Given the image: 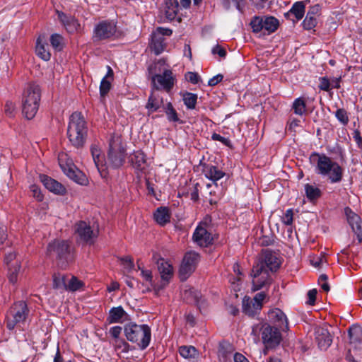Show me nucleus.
<instances>
[{"label": "nucleus", "mask_w": 362, "mask_h": 362, "mask_svg": "<svg viewBox=\"0 0 362 362\" xmlns=\"http://www.w3.org/2000/svg\"><path fill=\"white\" fill-rule=\"evenodd\" d=\"M211 52L213 54H218L221 58H225L226 56V50L219 45L214 47Z\"/></svg>", "instance_id": "58"}, {"label": "nucleus", "mask_w": 362, "mask_h": 362, "mask_svg": "<svg viewBox=\"0 0 362 362\" xmlns=\"http://www.w3.org/2000/svg\"><path fill=\"white\" fill-rule=\"evenodd\" d=\"M279 27V21L273 17H264L263 30L267 31V34L274 33Z\"/></svg>", "instance_id": "35"}, {"label": "nucleus", "mask_w": 362, "mask_h": 362, "mask_svg": "<svg viewBox=\"0 0 362 362\" xmlns=\"http://www.w3.org/2000/svg\"><path fill=\"white\" fill-rule=\"evenodd\" d=\"M264 17L255 16L251 22L250 25L254 33H259L263 30Z\"/></svg>", "instance_id": "43"}, {"label": "nucleus", "mask_w": 362, "mask_h": 362, "mask_svg": "<svg viewBox=\"0 0 362 362\" xmlns=\"http://www.w3.org/2000/svg\"><path fill=\"white\" fill-rule=\"evenodd\" d=\"M90 152L95 165L98 171L100 172V169L103 167V163L105 161L104 156L101 153V150L97 145L93 144L90 147Z\"/></svg>", "instance_id": "33"}, {"label": "nucleus", "mask_w": 362, "mask_h": 362, "mask_svg": "<svg viewBox=\"0 0 362 362\" xmlns=\"http://www.w3.org/2000/svg\"><path fill=\"white\" fill-rule=\"evenodd\" d=\"M183 103L188 110H194L197 103V95L188 91L180 93Z\"/></svg>", "instance_id": "34"}, {"label": "nucleus", "mask_w": 362, "mask_h": 362, "mask_svg": "<svg viewBox=\"0 0 362 362\" xmlns=\"http://www.w3.org/2000/svg\"><path fill=\"white\" fill-rule=\"evenodd\" d=\"M122 329L120 326L112 327L110 329V334L115 339L120 338L119 335L122 332Z\"/></svg>", "instance_id": "63"}, {"label": "nucleus", "mask_w": 362, "mask_h": 362, "mask_svg": "<svg viewBox=\"0 0 362 362\" xmlns=\"http://www.w3.org/2000/svg\"><path fill=\"white\" fill-rule=\"evenodd\" d=\"M47 250L48 255L54 257L62 268H66L74 259L71 245L67 240H54L48 244Z\"/></svg>", "instance_id": "5"}, {"label": "nucleus", "mask_w": 362, "mask_h": 362, "mask_svg": "<svg viewBox=\"0 0 362 362\" xmlns=\"http://www.w3.org/2000/svg\"><path fill=\"white\" fill-rule=\"evenodd\" d=\"M179 11L177 0H165V16L170 20H174Z\"/></svg>", "instance_id": "31"}, {"label": "nucleus", "mask_w": 362, "mask_h": 362, "mask_svg": "<svg viewBox=\"0 0 362 362\" xmlns=\"http://www.w3.org/2000/svg\"><path fill=\"white\" fill-rule=\"evenodd\" d=\"M128 316L122 306L113 307L109 310L106 321L109 324L122 323L127 319Z\"/></svg>", "instance_id": "23"}, {"label": "nucleus", "mask_w": 362, "mask_h": 362, "mask_svg": "<svg viewBox=\"0 0 362 362\" xmlns=\"http://www.w3.org/2000/svg\"><path fill=\"white\" fill-rule=\"evenodd\" d=\"M21 268L18 261H16L11 266L8 267V279L10 283L14 284L18 280V274Z\"/></svg>", "instance_id": "39"}, {"label": "nucleus", "mask_w": 362, "mask_h": 362, "mask_svg": "<svg viewBox=\"0 0 362 362\" xmlns=\"http://www.w3.org/2000/svg\"><path fill=\"white\" fill-rule=\"evenodd\" d=\"M315 341L321 350H327L332 342V337L327 328L316 327L315 329Z\"/></svg>", "instance_id": "18"}, {"label": "nucleus", "mask_w": 362, "mask_h": 362, "mask_svg": "<svg viewBox=\"0 0 362 362\" xmlns=\"http://www.w3.org/2000/svg\"><path fill=\"white\" fill-rule=\"evenodd\" d=\"M193 240L200 247H208L213 242V238L211 234L207 231V230L201 226H198L193 234Z\"/></svg>", "instance_id": "19"}, {"label": "nucleus", "mask_w": 362, "mask_h": 362, "mask_svg": "<svg viewBox=\"0 0 362 362\" xmlns=\"http://www.w3.org/2000/svg\"><path fill=\"white\" fill-rule=\"evenodd\" d=\"M305 11V6L303 1H297L294 3L291 8V9L287 12L284 13V16L286 18H289L290 16H294L296 21L301 20L304 15Z\"/></svg>", "instance_id": "28"}, {"label": "nucleus", "mask_w": 362, "mask_h": 362, "mask_svg": "<svg viewBox=\"0 0 362 362\" xmlns=\"http://www.w3.org/2000/svg\"><path fill=\"white\" fill-rule=\"evenodd\" d=\"M173 33L172 30L158 27L152 33L151 40L149 43V47L155 54L158 55L162 53L165 47V36H170Z\"/></svg>", "instance_id": "12"}, {"label": "nucleus", "mask_w": 362, "mask_h": 362, "mask_svg": "<svg viewBox=\"0 0 362 362\" xmlns=\"http://www.w3.org/2000/svg\"><path fill=\"white\" fill-rule=\"evenodd\" d=\"M232 347L228 343H220L218 348V355L224 358H226L232 352Z\"/></svg>", "instance_id": "45"}, {"label": "nucleus", "mask_w": 362, "mask_h": 362, "mask_svg": "<svg viewBox=\"0 0 362 362\" xmlns=\"http://www.w3.org/2000/svg\"><path fill=\"white\" fill-rule=\"evenodd\" d=\"M202 173L205 177L214 182L221 180L223 177L226 173L219 170L216 166L211 164H202Z\"/></svg>", "instance_id": "24"}, {"label": "nucleus", "mask_w": 362, "mask_h": 362, "mask_svg": "<svg viewBox=\"0 0 362 362\" xmlns=\"http://www.w3.org/2000/svg\"><path fill=\"white\" fill-rule=\"evenodd\" d=\"M30 191L33 193V196L36 198L37 201H42L43 199V195L38 186L35 185H32L30 187Z\"/></svg>", "instance_id": "57"}, {"label": "nucleus", "mask_w": 362, "mask_h": 362, "mask_svg": "<svg viewBox=\"0 0 362 362\" xmlns=\"http://www.w3.org/2000/svg\"><path fill=\"white\" fill-rule=\"evenodd\" d=\"M111 88V83L106 78H103L100 85V94L102 98H104Z\"/></svg>", "instance_id": "46"}, {"label": "nucleus", "mask_w": 362, "mask_h": 362, "mask_svg": "<svg viewBox=\"0 0 362 362\" xmlns=\"http://www.w3.org/2000/svg\"><path fill=\"white\" fill-rule=\"evenodd\" d=\"M311 164L315 165L317 175L327 177L331 183L340 182L343 179L344 169L336 161L324 153L313 152L309 158Z\"/></svg>", "instance_id": "1"}, {"label": "nucleus", "mask_w": 362, "mask_h": 362, "mask_svg": "<svg viewBox=\"0 0 362 362\" xmlns=\"http://www.w3.org/2000/svg\"><path fill=\"white\" fill-rule=\"evenodd\" d=\"M115 346L116 349H121L122 352H127L129 349V344L122 338L115 339Z\"/></svg>", "instance_id": "50"}, {"label": "nucleus", "mask_w": 362, "mask_h": 362, "mask_svg": "<svg viewBox=\"0 0 362 362\" xmlns=\"http://www.w3.org/2000/svg\"><path fill=\"white\" fill-rule=\"evenodd\" d=\"M303 27L305 30H311L314 28L317 25V19L315 17L305 16V18L302 23Z\"/></svg>", "instance_id": "49"}, {"label": "nucleus", "mask_w": 362, "mask_h": 362, "mask_svg": "<svg viewBox=\"0 0 362 362\" xmlns=\"http://www.w3.org/2000/svg\"><path fill=\"white\" fill-rule=\"evenodd\" d=\"M74 229L76 242L82 245H93L98 235V231L83 221L76 222Z\"/></svg>", "instance_id": "9"}, {"label": "nucleus", "mask_w": 362, "mask_h": 362, "mask_svg": "<svg viewBox=\"0 0 362 362\" xmlns=\"http://www.w3.org/2000/svg\"><path fill=\"white\" fill-rule=\"evenodd\" d=\"M83 284L81 281L73 276L67 283L66 290L76 291L83 286Z\"/></svg>", "instance_id": "44"}, {"label": "nucleus", "mask_w": 362, "mask_h": 362, "mask_svg": "<svg viewBox=\"0 0 362 362\" xmlns=\"http://www.w3.org/2000/svg\"><path fill=\"white\" fill-rule=\"evenodd\" d=\"M182 298L187 303L196 304L198 307L202 304V295L201 292L194 288L185 290L182 293Z\"/></svg>", "instance_id": "27"}, {"label": "nucleus", "mask_w": 362, "mask_h": 362, "mask_svg": "<svg viewBox=\"0 0 362 362\" xmlns=\"http://www.w3.org/2000/svg\"><path fill=\"white\" fill-rule=\"evenodd\" d=\"M319 88L322 90L328 91L330 89V82L327 77L320 78Z\"/></svg>", "instance_id": "56"}, {"label": "nucleus", "mask_w": 362, "mask_h": 362, "mask_svg": "<svg viewBox=\"0 0 362 362\" xmlns=\"http://www.w3.org/2000/svg\"><path fill=\"white\" fill-rule=\"evenodd\" d=\"M305 191L307 198L310 202L317 199L322 195V192L318 187L310 184H306L305 185Z\"/></svg>", "instance_id": "37"}, {"label": "nucleus", "mask_w": 362, "mask_h": 362, "mask_svg": "<svg viewBox=\"0 0 362 362\" xmlns=\"http://www.w3.org/2000/svg\"><path fill=\"white\" fill-rule=\"evenodd\" d=\"M30 314V310L25 301L19 300L14 303L6 315V327L13 330L17 325L23 324Z\"/></svg>", "instance_id": "7"}, {"label": "nucleus", "mask_w": 362, "mask_h": 362, "mask_svg": "<svg viewBox=\"0 0 362 362\" xmlns=\"http://www.w3.org/2000/svg\"><path fill=\"white\" fill-rule=\"evenodd\" d=\"M153 217L156 223L160 226H164L170 222V214L168 208L160 206L154 212Z\"/></svg>", "instance_id": "29"}, {"label": "nucleus", "mask_w": 362, "mask_h": 362, "mask_svg": "<svg viewBox=\"0 0 362 362\" xmlns=\"http://www.w3.org/2000/svg\"><path fill=\"white\" fill-rule=\"evenodd\" d=\"M66 276L64 274L58 273L53 275V288L54 289L66 290Z\"/></svg>", "instance_id": "40"}, {"label": "nucleus", "mask_w": 362, "mask_h": 362, "mask_svg": "<svg viewBox=\"0 0 362 362\" xmlns=\"http://www.w3.org/2000/svg\"><path fill=\"white\" fill-rule=\"evenodd\" d=\"M348 334L349 337L350 345L354 349L362 348V327L357 325H354L349 328Z\"/></svg>", "instance_id": "21"}, {"label": "nucleus", "mask_w": 362, "mask_h": 362, "mask_svg": "<svg viewBox=\"0 0 362 362\" xmlns=\"http://www.w3.org/2000/svg\"><path fill=\"white\" fill-rule=\"evenodd\" d=\"M179 353L185 358H195L199 356L198 351L193 346H182L179 348Z\"/></svg>", "instance_id": "36"}, {"label": "nucleus", "mask_w": 362, "mask_h": 362, "mask_svg": "<svg viewBox=\"0 0 362 362\" xmlns=\"http://www.w3.org/2000/svg\"><path fill=\"white\" fill-rule=\"evenodd\" d=\"M119 259L123 264L127 265V267L129 271L134 269V264L133 259L130 256L122 257Z\"/></svg>", "instance_id": "60"}, {"label": "nucleus", "mask_w": 362, "mask_h": 362, "mask_svg": "<svg viewBox=\"0 0 362 362\" xmlns=\"http://www.w3.org/2000/svg\"><path fill=\"white\" fill-rule=\"evenodd\" d=\"M129 160L137 172L144 173L147 167L146 156L141 151H136L129 156Z\"/></svg>", "instance_id": "22"}, {"label": "nucleus", "mask_w": 362, "mask_h": 362, "mask_svg": "<svg viewBox=\"0 0 362 362\" xmlns=\"http://www.w3.org/2000/svg\"><path fill=\"white\" fill-rule=\"evenodd\" d=\"M117 25L113 21L103 20L94 27L92 39L93 42H100L112 39L116 34Z\"/></svg>", "instance_id": "11"}, {"label": "nucleus", "mask_w": 362, "mask_h": 362, "mask_svg": "<svg viewBox=\"0 0 362 362\" xmlns=\"http://www.w3.org/2000/svg\"><path fill=\"white\" fill-rule=\"evenodd\" d=\"M126 157V148L119 135H112L109 141L107 158L112 166L115 168L123 165Z\"/></svg>", "instance_id": "8"}, {"label": "nucleus", "mask_w": 362, "mask_h": 362, "mask_svg": "<svg viewBox=\"0 0 362 362\" xmlns=\"http://www.w3.org/2000/svg\"><path fill=\"white\" fill-rule=\"evenodd\" d=\"M353 138L356 141L358 148L362 149V137L361 136V133L358 129L354 131Z\"/></svg>", "instance_id": "64"}, {"label": "nucleus", "mask_w": 362, "mask_h": 362, "mask_svg": "<svg viewBox=\"0 0 362 362\" xmlns=\"http://www.w3.org/2000/svg\"><path fill=\"white\" fill-rule=\"evenodd\" d=\"M124 332L127 339L136 344L140 349H146L151 341V329L147 325L129 322L124 325Z\"/></svg>", "instance_id": "4"}, {"label": "nucleus", "mask_w": 362, "mask_h": 362, "mask_svg": "<svg viewBox=\"0 0 362 362\" xmlns=\"http://www.w3.org/2000/svg\"><path fill=\"white\" fill-rule=\"evenodd\" d=\"M185 78L192 84H197L201 80L200 76L197 73L191 71L185 74Z\"/></svg>", "instance_id": "54"}, {"label": "nucleus", "mask_w": 362, "mask_h": 362, "mask_svg": "<svg viewBox=\"0 0 362 362\" xmlns=\"http://www.w3.org/2000/svg\"><path fill=\"white\" fill-rule=\"evenodd\" d=\"M211 139L214 141H218L221 142L223 145L228 147L232 148L231 141L228 138H225L217 133H213Z\"/></svg>", "instance_id": "52"}, {"label": "nucleus", "mask_w": 362, "mask_h": 362, "mask_svg": "<svg viewBox=\"0 0 362 362\" xmlns=\"http://www.w3.org/2000/svg\"><path fill=\"white\" fill-rule=\"evenodd\" d=\"M259 334H261L262 341L266 349H275L282 341L280 329L269 323L259 322L252 327V335L257 337Z\"/></svg>", "instance_id": "3"}, {"label": "nucleus", "mask_w": 362, "mask_h": 362, "mask_svg": "<svg viewBox=\"0 0 362 362\" xmlns=\"http://www.w3.org/2000/svg\"><path fill=\"white\" fill-rule=\"evenodd\" d=\"M268 317L270 323L273 324L272 326H275L284 332L288 330V319L281 310L279 308L271 310L268 313Z\"/></svg>", "instance_id": "15"}, {"label": "nucleus", "mask_w": 362, "mask_h": 362, "mask_svg": "<svg viewBox=\"0 0 362 362\" xmlns=\"http://www.w3.org/2000/svg\"><path fill=\"white\" fill-rule=\"evenodd\" d=\"M73 180L81 185H86L88 182V179L86 175L78 170H76V174L73 178Z\"/></svg>", "instance_id": "53"}, {"label": "nucleus", "mask_w": 362, "mask_h": 362, "mask_svg": "<svg viewBox=\"0 0 362 362\" xmlns=\"http://www.w3.org/2000/svg\"><path fill=\"white\" fill-rule=\"evenodd\" d=\"M163 108L168 121L174 122H179L180 124L182 123V121H180L178 117L176 110L173 107L170 102H168L165 106H163Z\"/></svg>", "instance_id": "38"}, {"label": "nucleus", "mask_w": 362, "mask_h": 362, "mask_svg": "<svg viewBox=\"0 0 362 362\" xmlns=\"http://www.w3.org/2000/svg\"><path fill=\"white\" fill-rule=\"evenodd\" d=\"M347 221L353 232L356 235L358 243L362 242V221L358 215L349 207L344 209Z\"/></svg>", "instance_id": "17"}, {"label": "nucleus", "mask_w": 362, "mask_h": 362, "mask_svg": "<svg viewBox=\"0 0 362 362\" xmlns=\"http://www.w3.org/2000/svg\"><path fill=\"white\" fill-rule=\"evenodd\" d=\"M50 44L56 51H61L64 47V38L59 34H52L50 36Z\"/></svg>", "instance_id": "42"}, {"label": "nucleus", "mask_w": 362, "mask_h": 362, "mask_svg": "<svg viewBox=\"0 0 362 362\" xmlns=\"http://www.w3.org/2000/svg\"><path fill=\"white\" fill-rule=\"evenodd\" d=\"M61 168L63 170L64 173L71 180L74 177L75 175L76 174V170L74 169L71 167L69 166H64L61 165Z\"/></svg>", "instance_id": "61"}, {"label": "nucleus", "mask_w": 362, "mask_h": 362, "mask_svg": "<svg viewBox=\"0 0 362 362\" xmlns=\"http://www.w3.org/2000/svg\"><path fill=\"white\" fill-rule=\"evenodd\" d=\"M175 77L170 69H165L162 74L153 75L151 77L152 88L159 90L161 88L170 92L174 86Z\"/></svg>", "instance_id": "14"}, {"label": "nucleus", "mask_w": 362, "mask_h": 362, "mask_svg": "<svg viewBox=\"0 0 362 362\" xmlns=\"http://www.w3.org/2000/svg\"><path fill=\"white\" fill-rule=\"evenodd\" d=\"M317 291L316 289H311L308 292V300L307 303L311 305H313L316 300Z\"/></svg>", "instance_id": "62"}, {"label": "nucleus", "mask_w": 362, "mask_h": 362, "mask_svg": "<svg viewBox=\"0 0 362 362\" xmlns=\"http://www.w3.org/2000/svg\"><path fill=\"white\" fill-rule=\"evenodd\" d=\"M199 260V255L196 252H189L185 254L179 269V275L182 281L187 280L192 274Z\"/></svg>", "instance_id": "13"}, {"label": "nucleus", "mask_w": 362, "mask_h": 362, "mask_svg": "<svg viewBox=\"0 0 362 362\" xmlns=\"http://www.w3.org/2000/svg\"><path fill=\"white\" fill-rule=\"evenodd\" d=\"M165 64V61L163 59H160L157 63H153L148 67V72L150 78H151L153 75H157V66L158 64L163 65Z\"/></svg>", "instance_id": "55"}, {"label": "nucleus", "mask_w": 362, "mask_h": 362, "mask_svg": "<svg viewBox=\"0 0 362 362\" xmlns=\"http://www.w3.org/2000/svg\"><path fill=\"white\" fill-rule=\"evenodd\" d=\"M41 98V89L35 83L28 85L23 98L22 112L28 119H32L36 115Z\"/></svg>", "instance_id": "6"}, {"label": "nucleus", "mask_w": 362, "mask_h": 362, "mask_svg": "<svg viewBox=\"0 0 362 362\" xmlns=\"http://www.w3.org/2000/svg\"><path fill=\"white\" fill-rule=\"evenodd\" d=\"M40 180L49 191L56 194L63 195L66 192V188L60 182L47 175H41Z\"/></svg>", "instance_id": "20"}, {"label": "nucleus", "mask_w": 362, "mask_h": 362, "mask_svg": "<svg viewBox=\"0 0 362 362\" xmlns=\"http://www.w3.org/2000/svg\"><path fill=\"white\" fill-rule=\"evenodd\" d=\"M282 222L286 226H291L293 221V211L292 209H289L286 211L285 214L281 218Z\"/></svg>", "instance_id": "51"}, {"label": "nucleus", "mask_w": 362, "mask_h": 362, "mask_svg": "<svg viewBox=\"0 0 362 362\" xmlns=\"http://www.w3.org/2000/svg\"><path fill=\"white\" fill-rule=\"evenodd\" d=\"M274 243V239L273 235H271V236L263 235L259 240V243L262 246L272 245H273Z\"/></svg>", "instance_id": "59"}, {"label": "nucleus", "mask_w": 362, "mask_h": 362, "mask_svg": "<svg viewBox=\"0 0 362 362\" xmlns=\"http://www.w3.org/2000/svg\"><path fill=\"white\" fill-rule=\"evenodd\" d=\"M156 90L151 88V95L148 97V102L146 105V108L149 113L157 111L162 105H163V97L158 93L156 92Z\"/></svg>", "instance_id": "26"}, {"label": "nucleus", "mask_w": 362, "mask_h": 362, "mask_svg": "<svg viewBox=\"0 0 362 362\" xmlns=\"http://www.w3.org/2000/svg\"><path fill=\"white\" fill-rule=\"evenodd\" d=\"M267 294L264 291L257 293L251 300L255 303L257 309H262L263 305V300L266 298Z\"/></svg>", "instance_id": "47"}, {"label": "nucleus", "mask_w": 362, "mask_h": 362, "mask_svg": "<svg viewBox=\"0 0 362 362\" xmlns=\"http://www.w3.org/2000/svg\"><path fill=\"white\" fill-rule=\"evenodd\" d=\"M294 113L298 115H303L306 112L305 101L302 98H296L292 105Z\"/></svg>", "instance_id": "41"}, {"label": "nucleus", "mask_w": 362, "mask_h": 362, "mask_svg": "<svg viewBox=\"0 0 362 362\" xmlns=\"http://www.w3.org/2000/svg\"><path fill=\"white\" fill-rule=\"evenodd\" d=\"M35 52L44 61H49L50 59L51 54L49 51V46L47 43L42 42L41 37H39L37 40Z\"/></svg>", "instance_id": "30"}, {"label": "nucleus", "mask_w": 362, "mask_h": 362, "mask_svg": "<svg viewBox=\"0 0 362 362\" xmlns=\"http://www.w3.org/2000/svg\"><path fill=\"white\" fill-rule=\"evenodd\" d=\"M157 264L160 277L164 281L163 286H165L173 275V267L163 258L159 259Z\"/></svg>", "instance_id": "25"}, {"label": "nucleus", "mask_w": 362, "mask_h": 362, "mask_svg": "<svg viewBox=\"0 0 362 362\" xmlns=\"http://www.w3.org/2000/svg\"><path fill=\"white\" fill-rule=\"evenodd\" d=\"M250 276L252 278V291H257L263 288H268L272 282V279L269 274V270L263 268L262 264H255L253 266Z\"/></svg>", "instance_id": "10"}, {"label": "nucleus", "mask_w": 362, "mask_h": 362, "mask_svg": "<svg viewBox=\"0 0 362 362\" xmlns=\"http://www.w3.org/2000/svg\"><path fill=\"white\" fill-rule=\"evenodd\" d=\"M88 136V127L81 112H74L69 117L67 137L71 144L76 148H83Z\"/></svg>", "instance_id": "2"}, {"label": "nucleus", "mask_w": 362, "mask_h": 362, "mask_svg": "<svg viewBox=\"0 0 362 362\" xmlns=\"http://www.w3.org/2000/svg\"><path fill=\"white\" fill-rule=\"evenodd\" d=\"M262 309H257L255 303L251 300V298L245 297L243 300V312L250 317H254Z\"/></svg>", "instance_id": "32"}, {"label": "nucleus", "mask_w": 362, "mask_h": 362, "mask_svg": "<svg viewBox=\"0 0 362 362\" xmlns=\"http://www.w3.org/2000/svg\"><path fill=\"white\" fill-rule=\"evenodd\" d=\"M256 264H262L263 268L271 272H276L281 265V262L274 252L270 250H262V259Z\"/></svg>", "instance_id": "16"}, {"label": "nucleus", "mask_w": 362, "mask_h": 362, "mask_svg": "<svg viewBox=\"0 0 362 362\" xmlns=\"http://www.w3.org/2000/svg\"><path fill=\"white\" fill-rule=\"evenodd\" d=\"M335 116L337 118V119L344 125L348 124L349 117L346 110L343 108L338 109L335 112Z\"/></svg>", "instance_id": "48"}]
</instances>
